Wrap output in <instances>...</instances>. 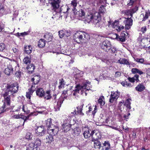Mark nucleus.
<instances>
[{
	"label": "nucleus",
	"instance_id": "nucleus-53",
	"mask_svg": "<svg viewBox=\"0 0 150 150\" xmlns=\"http://www.w3.org/2000/svg\"><path fill=\"white\" fill-rule=\"evenodd\" d=\"M125 13L127 15H130L131 16V18L133 14V13L132 12V11L130 9L125 11Z\"/></svg>",
	"mask_w": 150,
	"mask_h": 150
},
{
	"label": "nucleus",
	"instance_id": "nucleus-52",
	"mask_svg": "<svg viewBox=\"0 0 150 150\" xmlns=\"http://www.w3.org/2000/svg\"><path fill=\"white\" fill-rule=\"evenodd\" d=\"M33 113H31L30 114H29L27 116H26V118H25L23 120L24 122L23 124V126L24 125L25 122H26L27 120H29L30 117L32 115H33Z\"/></svg>",
	"mask_w": 150,
	"mask_h": 150
},
{
	"label": "nucleus",
	"instance_id": "nucleus-33",
	"mask_svg": "<svg viewBox=\"0 0 150 150\" xmlns=\"http://www.w3.org/2000/svg\"><path fill=\"white\" fill-rule=\"evenodd\" d=\"M41 140L38 138L36 139L35 140L34 143L33 144H34V146H36V147L37 148V147L41 145Z\"/></svg>",
	"mask_w": 150,
	"mask_h": 150
},
{
	"label": "nucleus",
	"instance_id": "nucleus-18",
	"mask_svg": "<svg viewBox=\"0 0 150 150\" xmlns=\"http://www.w3.org/2000/svg\"><path fill=\"white\" fill-rule=\"evenodd\" d=\"M72 125H69L68 123L66 124L63 123L62 125V129L64 132H67L70 130L71 127Z\"/></svg>",
	"mask_w": 150,
	"mask_h": 150
},
{
	"label": "nucleus",
	"instance_id": "nucleus-20",
	"mask_svg": "<svg viewBox=\"0 0 150 150\" xmlns=\"http://www.w3.org/2000/svg\"><path fill=\"white\" fill-rule=\"evenodd\" d=\"M80 85H78L75 87V89L73 91V92H72L73 95L74 96L75 98L77 97L78 96V93H79V92L81 90H80Z\"/></svg>",
	"mask_w": 150,
	"mask_h": 150
},
{
	"label": "nucleus",
	"instance_id": "nucleus-17",
	"mask_svg": "<svg viewBox=\"0 0 150 150\" xmlns=\"http://www.w3.org/2000/svg\"><path fill=\"white\" fill-rule=\"evenodd\" d=\"M94 21L93 22V23L96 25V27H101V24L102 22L100 21V18L98 16H95L94 18Z\"/></svg>",
	"mask_w": 150,
	"mask_h": 150
},
{
	"label": "nucleus",
	"instance_id": "nucleus-4",
	"mask_svg": "<svg viewBox=\"0 0 150 150\" xmlns=\"http://www.w3.org/2000/svg\"><path fill=\"white\" fill-rule=\"evenodd\" d=\"M56 96L57 95L56 94L53 95V100L52 102L54 103V108L55 111H58L59 110L63 102V98L60 97L58 101L56 102Z\"/></svg>",
	"mask_w": 150,
	"mask_h": 150
},
{
	"label": "nucleus",
	"instance_id": "nucleus-7",
	"mask_svg": "<svg viewBox=\"0 0 150 150\" xmlns=\"http://www.w3.org/2000/svg\"><path fill=\"white\" fill-rule=\"evenodd\" d=\"M101 47L105 51L108 52L111 49L110 42L108 40L103 41L101 45Z\"/></svg>",
	"mask_w": 150,
	"mask_h": 150
},
{
	"label": "nucleus",
	"instance_id": "nucleus-35",
	"mask_svg": "<svg viewBox=\"0 0 150 150\" xmlns=\"http://www.w3.org/2000/svg\"><path fill=\"white\" fill-rule=\"evenodd\" d=\"M81 132L80 129L78 127L75 128L73 130V133L75 135L78 136L80 134Z\"/></svg>",
	"mask_w": 150,
	"mask_h": 150
},
{
	"label": "nucleus",
	"instance_id": "nucleus-58",
	"mask_svg": "<svg viewBox=\"0 0 150 150\" xmlns=\"http://www.w3.org/2000/svg\"><path fill=\"white\" fill-rule=\"evenodd\" d=\"M13 52L16 54H18L20 52L19 50L16 48L13 47L12 48Z\"/></svg>",
	"mask_w": 150,
	"mask_h": 150
},
{
	"label": "nucleus",
	"instance_id": "nucleus-56",
	"mask_svg": "<svg viewBox=\"0 0 150 150\" xmlns=\"http://www.w3.org/2000/svg\"><path fill=\"white\" fill-rule=\"evenodd\" d=\"M135 60L137 62L140 63H143L144 61V59L143 58H136L135 59Z\"/></svg>",
	"mask_w": 150,
	"mask_h": 150
},
{
	"label": "nucleus",
	"instance_id": "nucleus-1",
	"mask_svg": "<svg viewBox=\"0 0 150 150\" xmlns=\"http://www.w3.org/2000/svg\"><path fill=\"white\" fill-rule=\"evenodd\" d=\"M19 87L18 84L17 82L7 85L6 89L1 94V96L4 98V104L8 106L10 105L11 96H13V94L18 92Z\"/></svg>",
	"mask_w": 150,
	"mask_h": 150
},
{
	"label": "nucleus",
	"instance_id": "nucleus-5",
	"mask_svg": "<svg viewBox=\"0 0 150 150\" xmlns=\"http://www.w3.org/2000/svg\"><path fill=\"white\" fill-rule=\"evenodd\" d=\"M92 87V85L90 84V82L89 81H87L86 83L83 84V86L80 85L81 94H82L83 92L85 93L86 95V91H87L90 90V88Z\"/></svg>",
	"mask_w": 150,
	"mask_h": 150
},
{
	"label": "nucleus",
	"instance_id": "nucleus-9",
	"mask_svg": "<svg viewBox=\"0 0 150 150\" xmlns=\"http://www.w3.org/2000/svg\"><path fill=\"white\" fill-rule=\"evenodd\" d=\"M49 1H52L51 2L52 10V11H56L59 7V4L61 0H49Z\"/></svg>",
	"mask_w": 150,
	"mask_h": 150
},
{
	"label": "nucleus",
	"instance_id": "nucleus-25",
	"mask_svg": "<svg viewBox=\"0 0 150 150\" xmlns=\"http://www.w3.org/2000/svg\"><path fill=\"white\" fill-rule=\"evenodd\" d=\"M50 93V90H48V91H46L45 92H44L43 97H44L45 99L47 100L50 99L52 97Z\"/></svg>",
	"mask_w": 150,
	"mask_h": 150
},
{
	"label": "nucleus",
	"instance_id": "nucleus-11",
	"mask_svg": "<svg viewBox=\"0 0 150 150\" xmlns=\"http://www.w3.org/2000/svg\"><path fill=\"white\" fill-rule=\"evenodd\" d=\"M76 122L75 120L73 119L72 120V118L71 117L69 116H65L64 117L63 119V123L71 125H74Z\"/></svg>",
	"mask_w": 150,
	"mask_h": 150
},
{
	"label": "nucleus",
	"instance_id": "nucleus-38",
	"mask_svg": "<svg viewBox=\"0 0 150 150\" xmlns=\"http://www.w3.org/2000/svg\"><path fill=\"white\" fill-rule=\"evenodd\" d=\"M103 146L105 147V150H108L110 148V144L108 141H105L103 143Z\"/></svg>",
	"mask_w": 150,
	"mask_h": 150
},
{
	"label": "nucleus",
	"instance_id": "nucleus-22",
	"mask_svg": "<svg viewBox=\"0 0 150 150\" xmlns=\"http://www.w3.org/2000/svg\"><path fill=\"white\" fill-rule=\"evenodd\" d=\"M44 91L42 88H38L36 91V95L39 97H43L44 93Z\"/></svg>",
	"mask_w": 150,
	"mask_h": 150
},
{
	"label": "nucleus",
	"instance_id": "nucleus-19",
	"mask_svg": "<svg viewBox=\"0 0 150 150\" xmlns=\"http://www.w3.org/2000/svg\"><path fill=\"white\" fill-rule=\"evenodd\" d=\"M45 41L47 42H49L52 41V33H46L43 36Z\"/></svg>",
	"mask_w": 150,
	"mask_h": 150
},
{
	"label": "nucleus",
	"instance_id": "nucleus-34",
	"mask_svg": "<svg viewBox=\"0 0 150 150\" xmlns=\"http://www.w3.org/2000/svg\"><path fill=\"white\" fill-rule=\"evenodd\" d=\"M66 82L64 79L62 78L59 79V85L58 87L59 89L62 88L64 85H65Z\"/></svg>",
	"mask_w": 150,
	"mask_h": 150
},
{
	"label": "nucleus",
	"instance_id": "nucleus-30",
	"mask_svg": "<svg viewBox=\"0 0 150 150\" xmlns=\"http://www.w3.org/2000/svg\"><path fill=\"white\" fill-rule=\"evenodd\" d=\"M131 71L132 74H136L138 73L140 75L144 73L142 71L136 68H132V69Z\"/></svg>",
	"mask_w": 150,
	"mask_h": 150
},
{
	"label": "nucleus",
	"instance_id": "nucleus-43",
	"mask_svg": "<svg viewBox=\"0 0 150 150\" xmlns=\"http://www.w3.org/2000/svg\"><path fill=\"white\" fill-rule=\"evenodd\" d=\"M7 108V107H6V105L4 104L3 106L1 108H0V114L4 112Z\"/></svg>",
	"mask_w": 150,
	"mask_h": 150
},
{
	"label": "nucleus",
	"instance_id": "nucleus-63",
	"mask_svg": "<svg viewBox=\"0 0 150 150\" xmlns=\"http://www.w3.org/2000/svg\"><path fill=\"white\" fill-rule=\"evenodd\" d=\"M117 99L115 98H112V96H110V98L109 99V102L110 103H112L113 102V101L115 100H116Z\"/></svg>",
	"mask_w": 150,
	"mask_h": 150
},
{
	"label": "nucleus",
	"instance_id": "nucleus-13",
	"mask_svg": "<svg viewBox=\"0 0 150 150\" xmlns=\"http://www.w3.org/2000/svg\"><path fill=\"white\" fill-rule=\"evenodd\" d=\"M13 64V63L12 62L10 63L8 65L7 68H6L5 69L4 73L6 75H9L12 73L13 72V68L12 65Z\"/></svg>",
	"mask_w": 150,
	"mask_h": 150
},
{
	"label": "nucleus",
	"instance_id": "nucleus-45",
	"mask_svg": "<svg viewBox=\"0 0 150 150\" xmlns=\"http://www.w3.org/2000/svg\"><path fill=\"white\" fill-rule=\"evenodd\" d=\"M116 38L118 40L121 41L122 42H124L125 40V38L124 37L122 36H119L117 34H116Z\"/></svg>",
	"mask_w": 150,
	"mask_h": 150
},
{
	"label": "nucleus",
	"instance_id": "nucleus-41",
	"mask_svg": "<svg viewBox=\"0 0 150 150\" xmlns=\"http://www.w3.org/2000/svg\"><path fill=\"white\" fill-rule=\"evenodd\" d=\"M148 13L146 12L145 14L143 13L142 14L140 15V17H143V19L142 21H145L148 18Z\"/></svg>",
	"mask_w": 150,
	"mask_h": 150
},
{
	"label": "nucleus",
	"instance_id": "nucleus-29",
	"mask_svg": "<svg viewBox=\"0 0 150 150\" xmlns=\"http://www.w3.org/2000/svg\"><path fill=\"white\" fill-rule=\"evenodd\" d=\"M35 69V66L32 64H29L27 68L28 72L29 74H31L33 71Z\"/></svg>",
	"mask_w": 150,
	"mask_h": 150
},
{
	"label": "nucleus",
	"instance_id": "nucleus-6",
	"mask_svg": "<svg viewBox=\"0 0 150 150\" xmlns=\"http://www.w3.org/2000/svg\"><path fill=\"white\" fill-rule=\"evenodd\" d=\"M99 14L98 13H96L94 14L92 13H88L86 17H85V20L88 23H90L91 22L93 23L94 20V18L95 16H98Z\"/></svg>",
	"mask_w": 150,
	"mask_h": 150
},
{
	"label": "nucleus",
	"instance_id": "nucleus-60",
	"mask_svg": "<svg viewBox=\"0 0 150 150\" xmlns=\"http://www.w3.org/2000/svg\"><path fill=\"white\" fill-rule=\"evenodd\" d=\"M76 108L77 110V111L76 110H75L73 112H71V114H73V115H77L79 114V107H77Z\"/></svg>",
	"mask_w": 150,
	"mask_h": 150
},
{
	"label": "nucleus",
	"instance_id": "nucleus-57",
	"mask_svg": "<svg viewBox=\"0 0 150 150\" xmlns=\"http://www.w3.org/2000/svg\"><path fill=\"white\" fill-rule=\"evenodd\" d=\"M139 76L137 74H135L134 76L133 77L134 80L136 81L137 82H138L139 81Z\"/></svg>",
	"mask_w": 150,
	"mask_h": 150
},
{
	"label": "nucleus",
	"instance_id": "nucleus-21",
	"mask_svg": "<svg viewBox=\"0 0 150 150\" xmlns=\"http://www.w3.org/2000/svg\"><path fill=\"white\" fill-rule=\"evenodd\" d=\"M40 80V77L39 75H35L31 79V81L33 83V84H36L39 82Z\"/></svg>",
	"mask_w": 150,
	"mask_h": 150
},
{
	"label": "nucleus",
	"instance_id": "nucleus-51",
	"mask_svg": "<svg viewBox=\"0 0 150 150\" xmlns=\"http://www.w3.org/2000/svg\"><path fill=\"white\" fill-rule=\"evenodd\" d=\"M58 33L59 37L61 38H63L65 35L64 31L62 30H60Z\"/></svg>",
	"mask_w": 150,
	"mask_h": 150
},
{
	"label": "nucleus",
	"instance_id": "nucleus-59",
	"mask_svg": "<svg viewBox=\"0 0 150 150\" xmlns=\"http://www.w3.org/2000/svg\"><path fill=\"white\" fill-rule=\"evenodd\" d=\"M29 32L27 31V32H25L23 33H18V35L19 36H23L24 35H28L29 33Z\"/></svg>",
	"mask_w": 150,
	"mask_h": 150
},
{
	"label": "nucleus",
	"instance_id": "nucleus-54",
	"mask_svg": "<svg viewBox=\"0 0 150 150\" xmlns=\"http://www.w3.org/2000/svg\"><path fill=\"white\" fill-rule=\"evenodd\" d=\"M83 105V104L82 105L79 107V114L81 115H84V114L82 112Z\"/></svg>",
	"mask_w": 150,
	"mask_h": 150
},
{
	"label": "nucleus",
	"instance_id": "nucleus-28",
	"mask_svg": "<svg viewBox=\"0 0 150 150\" xmlns=\"http://www.w3.org/2000/svg\"><path fill=\"white\" fill-rule=\"evenodd\" d=\"M70 9L67 6H62L60 9H59L58 11L59 12H63V13H67L68 10Z\"/></svg>",
	"mask_w": 150,
	"mask_h": 150
},
{
	"label": "nucleus",
	"instance_id": "nucleus-15",
	"mask_svg": "<svg viewBox=\"0 0 150 150\" xmlns=\"http://www.w3.org/2000/svg\"><path fill=\"white\" fill-rule=\"evenodd\" d=\"M118 24V22L117 21H115L112 24V27L115 28L117 31L120 32L124 28V27L123 26H119L117 25Z\"/></svg>",
	"mask_w": 150,
	"mask_h": 150
},
{
	"label": "nucleus",
	"instance_id": "nucleus-50",
	"mask_svg": "<svg viewBox=\"0 0 150 150\" xmlns=\"http://www.w3.org/2000/svg\"><path fill=\"white\" fill-rule=\"evenodd\" d=\"M142 42H144L146 44H148L149 43L150 44V39L147 38H145L142 40Z\"/></svg>",
	"mask_w": 150,
	"mask_h": 150
},
{
	"label": "nucleus",
	"instance_id": "nucleus-40",
	"mask_svg": "<svg viewBox=\"0 0 150 150\" xmlns=\"http://www.w3.org/2000/svg\"><path fill=\"white\" fill-rule=\"evenodd\" d=\"M34 146L33 143H31L28 145L26 150H34Z\"/></svg>",
	"mask_w": 150,
	"mask_h": 150
},
{
	"label": "nucleus",
	"instance_id": "nucleus-27",
	"mask_svg": "<svg viewBox=\"0 0 150 150\" xmlns=\"http://www.w3.org/2000/svg\"><path fill=\"white\" fill-rule=\"evenodd\" d=\"M131 100V99L130 98L127 99L126 100L125 103L124 104V105L127 108V110H128L131 109L130 105L131 103L130 102V101Z\"/></svg>",
	"mask_w": 150,
	"mask_h": 150
},
{
	"label": "nucleus",
	"instance_id": "nucleus-42",
	"mask_svg": "<svg viewBox=\"0 0 150 150\" xmlns=\"http://www.w3.org/2000/svg\"><path fill=\"white\" fill-rule=\"evenodd\" d=\"M22 106V110L25 113L28 114L30 112V111L28 110L27 106L25 105H23Z\"/></svg>",
	"mask_w": 150,
	"mask_h": 150
},
{
	"label": "nucleus",
	"instance_id": "nucleus-47",
	"mask_svg": "<svg viewBox=\"0 0 150 150\" xmlns=\"http://www.w3.org/2000/svg\"><path fill=\"white\" fill-rule=\"evenodd\" d=\"M29 91L26 93V97L27 98L30 99L31 97V95H32L33 92L30 90V89H28Z\"/></svg>",
	"mask_w": 150,
	"mask_h": 150
},
{
	"label": "nucleus",
	"instance_id": "nucleus-64",
	"mask_svg": "<svg viewBox=\"0 0 150 150\" xmlns=\"http://www.w3.org/2000/svg\"><path fill=\"white\" fill-rule=\"evenodd\" d=\"M138 8L137 6L135 7L134 8L130 9L132 11V12L133 13H135L138 10Z\"/></svg>",
	"mask_w": 150,
	"mask_h": 150
},
{
	"label": "nucleus",
	"instance_id": "nucleus-32",
	"mask_svg": "<svg viewBox=\"0 0 150 150\" xmlns=\"http://www.w3.org/2000/svg\"><path fill=\"white\" fill-rule=\"evenodd\" d=\"M98 103H99L100 105L103 106L105 104V99L104 96H101L98 99Z\"/></svg>",
	"mask_w": 150,
	"mask_h": 150
},
{
	"label": "nucleus",
	"instance_id": "nucleus-31",
	"mask_svg": "<svg viewBox=\"0 0 150 150\" xmlns=\"http://www.w3.org/2000/svg\"><path fill=\"white\" fill-rule=\"evenodd\" d=\"M45 42L44 40L40 39L38 42V45L40 48H42L45 46Z\"/></svg>",
	"mask_w": 150,
	"mask_h": 150
},
{
	"label": "nucleus",
	"instance_id": "nucleus-49",
	"mask_svg": "<svg viewBox=\"0 0 150 150\" xmlns=\"http://www.w3.org/2000/svg\"><path fill=\"white\" fill-rule=\"evenodd\" d=\"M96 2V0H87L88 4L90 5H94Z\"/></svg>",
	"mask_w": 150,
	"mask_h": 150
},
{
	"label": "nucleus",
	"instance_id": "nucleus-48",
	"mask_svg": "<svg viewBox=\"0 0 150 150\" xmlns=\"http://www.w3.org/2000/svg\"><path fill=\"white\" fill-rule=\"evenodd\" d=\"M111 96H112L113 98L117 99L119 97V94L117 92H112L111 95Z\"/></svg>",
	"mask_w": 150,
	"mask_h": 150
},
{
	"label": "nucleus",
	"instance_id": "nucleus-39",
	"mask_svg": "<svg viewBox=\"0 0 150 150\" xmlns=\"http://www.w3.org/2000/svg\"><path fill=\"white\" fill-rule=\"evenodd\" d=\"M77 5V3L76 0H74L71 1V6L73 7L72 10L73 11L76 10L75 7Z\"/></svg>",
	"mask_w": 150,
	"mask_h": 150
},
{
	"label": "nucleus",
	"instance_id": "nucleus-10",
	"mask_svg": "<svg viewBox=\"0 0 150 150\" xmlns=\"http://www.w3.org/2000/svg\"><path fill=\"white\" fill-rule=\"evenodd\" d=\"M133 20L130 18H125L123 21V23L125 25V28L126 29L129 30L130 29L132 25Z\"/></svg>",
	"mask_w": 150,
	"mask_h": 150
},
{
	"label": "nucleus",
	"instance_id": "nucleus-36",
	"mask_svg": "<svg viewBox=\"0 0 150 150\" xmlns=\"http://www.w3.org/2000/svg\"><path fill=\"white\" fill-rule=\"evenodd\" d=\"M94 146L95 148L100 149L101 146V143L98 140L95 142Z\"/></svg>",
	"mask_w": 150,
	"mask_h": 150
},
{
	"label": "nucleus",
	"instance_id": "nucleus-61",
	"mask_svg": "<svg viewBox=\"0 0 150 150\" xmlns=\"http://www.w3.org/2000/svg\"><path fill=\"white\" fill-rule=\"evenodd\" d=\"M121 75V73L119 71H116L115 73V77L116 78L120 76Z\"/></svg>",
	"mask_w": 150,
	"mask_h": 150
},
{
	"label": "nucleus",
	"instance_id": "nucleus-46",
	"mask_svg": "<svg viewBox=\"0 0 150 150\" xmlns=\"http://www.w3.org/2000/svg\"><path fill=\"white\" fill-rule=\"evenodd\" d=\"M23 62L24 63L27 64L30 62V58L28 57H25L23 59Z\"/></svg>",
	"mask_w": 150,
	"mask_h": 150
},
{
	"label": "nucleus",
	"instance_id": "nucleus-16",
	"mask_svg": "<svg viewBox=\"0 0 150 150\" xmlns=\"http://www.w3.org/2000/svg\"><path fill=\"white\" fill-rule=\"evenodd\" d=\"M94 133V131H92L91 133H90L89 130L88 129L84 132L83 134L85 138L87 139L90 137L91 136H92Z\"/></svg>",
	"mask_w": 150,
	"mask_h": 150
},
{
	"label": "nucleus",
	"instance_id": "nucleus-62",
	"mask_svg": "<svg viewBox=\"0 0 150 150\" xmlns=\"http://www.w3.org/2000/svg\"><path fill=\"white\" fill-rule=\"evenodd\" d=\"M97 110V107L96 105H95V108H94V110L92 112V114L94 115L95 113H96Z\"/></svg>",
	"mask_w": 150,
	"mask_h": 150
},
{
	"label": "nucleus",
	"instance_id": "nucleus-12",
	"mask_svg": "<svg viewBox=\"0 0 150 150\" xmlns=\"http://www.w3.org/2000/svg\"><path fill=\"white\" fill-rule=\"evenodd\" d=\"M59 8H58V10L56 11H52L53 12V13L55 14L56 17L57 16V17L60 18L62 16H63L64 18H67L68 15V13H63V12H59L58 11Z\"/></svg>",
	"mask_w": 150,
	"mask_h": 150
},
{
	"label": "nucleus",
	"instance_id": "nucleus-8",
	"mask_svg": "<svg viewBox=\"0 0 150 150\" xmlns=\"http://www.w3.org/2000/svg\"><path fill=\"white\" fill-rule=\"evenodd\" d=\"M35 132L37 136L40 137L45 134L46 131L44 127L42 126L38 127L35 130Z\"/></svg>",
	"mask_w": 150,
	"mask_h": 150
},
{
	"label": "nucleus",
	"instance_id": "nucleus-37",
	"mask_svg": "<svg viewBox=\"0 0 150 150\" xmlns=\"http://www.w3.org/2000/svg\"><path fill=\"white\" fill-rule=\"evenodd\" d=\"M33 137L32 134L29 132H27L26 134L25 138V139L28 140H31Z\"/></svg>",
	"mask_w": 150,
	"mask_h": 150
},
{
	"label": "nucleus",
	"instance_id": "nucleus-14",
	"mask_svg": "<svg viewBox=\"0 0 150 150\" xmlns=\"http://www.w3.org/2000/svg\"><path fill=\"white\" fill-rule=\"evenodd\" d=\"M73 12L76 17H84L85 14L84 11L82 9H80L78 11H77L76 10H75L73 11Z\"/></svg>",
	"mask_w": 150,
	"mask_h": 150
},
{
	"label": "nucleus",
	"instance_id": "nucleus-3",
	"mask_svg": "<svg viewBox=\"0 0 150 150\" xmlns=\"http://www.w3.org/2000/svg\"><path fill=\"white\" fill-rule=\"evenodd\" d=\"M88 36V34L81 32H77L74 34V41L77 43H80L83 42L85 39H87V37Z\"/></svg>",
	"mask_w": 150,
	"mask_h": 150
},
{
	"label": "nucleus",
	"instance_id": "nucleus-24",
	"mask_svg": "<svg viewBox=\"0 0 150 150\" xmlns=\"http://www.w3.org/2000/svg\"><path fill=\"white\" fill-rule=\"evenodd\" d=\"M33 50V48L31 45H29L24 47L25 52L28 54H30Z\"/></svg>",
	"mask_w": 150,
	"mask_h": 150
},
{
	"label": "nucleus",
	"instance_id": "nucleus-23",
	"mask_svg": "<svg viewBox=\"0 0 150 150\" xmlns=\"http://www.w3.org/2000/svg\"><path fill=\"white\" fill-rule=\"evenodd\" d=\"M145 88V86L142 83L138 85L135 88V90L141 92L143 91Z\"/></svg>",
	"mask_w": 150,
	"mask_h": 150
},
{
	"label": "nucleus",
	"instance_id": "nucleus-2",
	"mask_svg": "<svg viewBox=\"0 0 150 150\" xmlns=\"http://www.w3.org/2000/svg\"><path fill=\"white\" fill-rule=\"evenodd\" d=\"M46 124L48 128L45 142L46 143H51L54 140L53 136L57 134L59 128L58 126L52 124V120L51 118L47 119Z\"/></svg>",
	"mask_w": 150,
	"mask_h": 150
},
{
	"label": "nucleus",
	"instance_id": "nucleus-26",
	"mask_svg": "<svg viewBox=\"0 0 150 150\" xmlns=\"http://www.w3.org/2000/svg\"><path fill=\"white\" fill-rule=\"evenodd\" d=\"M117 62L121 64L127 65H129L130 64L129 60L125 58L120 59L118 60Z\"/></svg>",
	"mask_w": 150,
	"mask_h": 150
},
{
	"label": "nucleus",
	"instance_id": "nucleus-44",
	"mask_svg": "<svg viewBox=\"0 0 150 150\" xmlns=\"http://www.w3.org/2000/svg\"><path fill=\"white\" fill-rule=\"evenodd\" d=\"M105 7L101 5L99 8V13H105Z\"/></svg>",
	"mask_w": 150,
	"mask_h": 150
},
{
	"label": "nucleus",
	"instance_id": "nucleus-55",
	"mask_svg": "<svg viewBox=\"0 0 150 150\" xmlns=\"http://www.w3.org/2000/svg\"><path fill=\"white\" fill-rule=\"evenodd\" d=\"M5 45L3 43L0 44V52L3 51L5 49Z\"/></svg>",
	"mask_w": 150,
	"mask_h": 150
}]
</instances>
